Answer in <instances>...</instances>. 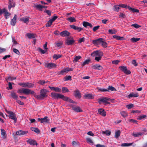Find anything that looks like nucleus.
<instances>
[{
    "instance_id": "obj_1",
    "label": "nucleus",
    "mask_w": 147,
    "mask_h": 147,
    "mask_svg": "<svg viewBox=\"0 0 147 147\" xmlns=\"http://www.w3.org/2000/svg\"><path fill=\"white\" fill-rule=\"evenodd\" d=\"M47 90L45 89H43L40 91V94L37 95L34 92V93L32 94L35 98L38 100L43 99L45 97H47Z\"/></svg>"
},
{
    "instance_id": "obj_2",
    "label": "nucleus",
    "mask_w": 147,
    "mask_h": 147,
    "mask_svg": "<svg viewBox=\"0 0 147 147\" xmlns=\"http://www.w3.org/2000/svg\"><path fill=\"white\" fill-rule=\"evenodd\" d=\"M17 92L20 94L23 93L25 94L29 95V94H32L34 93V91L29 89L22 88L19 89L18 91Z\"/></svg>"
},
{
    "instance_id": "obj_3",
    "label": "nucleus",
    "mask_w": 147,
    "mask_h": 147,
    "mask_svg": "<svg viewBox=\"0 0 147 147\" xmlns=\"http://www.w3.org/2000/svg\"><path fill=\"white\" fill-rule=\"evenodd\" d=\"M6 112L8 114L9 118L14 120V123H16L17 121L16 115L13 112L10 111L6 110Z\"/></svg>"
},
{
    "instance_id": "obj_4",
    "label": "nucleus",
    "mask_w": 147,
    "mask_h": 147,
    "mask_svg": "<svg viewBox=\"0 0 147 147\" xmlns=\"http://www.w3.org/2000/svg\"><path fill=\"white\" fill-rule=\"evenodd\" d=\"M51 94L52 97L54 99H62L63 100H64V96L63 95L54 92H52Z\"/></svg>"
},
{
    "instance_id": "obj_5",
    "label": "nucleus",
    "mask_w": 147,
    "mask_h": 147,
    "mask_svg": "<svg viewBox=\"0 0 147 147\" xmlns=\"http://www.w3.org/2000/svg\"><path fill=\"white\" fill-rule=\"evenodd\" d=\"M65 40L66 44L69 46H72L74 45L75 42V40H74L72 36L66 38H65Z\"/></svg>"
},
{
    "instance_id": "obj_6",
    "label": "nucleus",
    "mask_w": 147,
    "mask_h": 147,
    "mask_svg": "<svg viewBox=\"0 0 147 147\" xmlns=\"http://www.w3.org/2000/svg\"><path fill=\"white\" fill-rule=\"evenodd\" d=\"M111 100L109 98H108L106 97H103L102 98H100L98 99V103L99 104H100L101 102H102L105 104V105L110 104V102H108L109 100Z\"/></svg>"
},
{
    "instance_id": "obj_7",
    "label": "nucleus",
    "mask_w": 147,
    "mask_h": 147,
    "mask_svg": "<svg viewBox=\"0 0 147 147\" xmlns=\"http://www.w3.org/2000/svg\"><path fill=\"white\" fill-rule=\"evenodd\" d=\"M18 85L23 87L28 88H32L34 86V84L29 82L20 83L18 84Z\"/></svg>"
},
{
    "instance_id": "obj_8",
    "label": "nucleus",
    "mask_w": 147,
    "mask_h": 147,
    "mask_svg": "<svg viewBox=\"0 0 147 147\" xmlns=\"http://www.w3.org/2000/svg\"><path fill=\"white\" fill-rule=\"evenodd\" d=\"M120 70L124 72L126 74L128 75L131 73L130 70L127 69V67L125 66H120L119 67Z\"/></svg>"
},
{
    "instance_id": "obj_9",
    "label": "nucleus",
    "mask_w": 147,
    "mask_h": 147,
    "mask_svg": "<svg viewBox=\"0 0 147 147\" xmlns=\"http://www.w3.org/2000/svg\"><path fill=\"white\" fill-rule=\"evenodd\" d=\"M72 109L77 112H80L82 111V110L81 108L77 106L74 105H72L71 106Z\"/></svg>"
},
{
    "instance_id": "obj_10",
    "label": "nucleus",
    "mask_w": 147,
    "mask_h": 147,
    "mask_svg": "<svg viewBox=\"0 0 147 147\" xmlns=\"http://www.w3.org/2000/svg\"><path fill=\"white\" fill-rule=\"evenodd\" d=\"M45 66L47 68L51 69L55 67L56 66V64L52 63H45Z\"/></svg>"
},
{
    "instance_id": "obj_11",
    "label": "nucleus",
    "mask_w": 147,
    "mask_h": 147,
    "mask_svg": "<svg viewBox=\"0 0 147 147\" xmlns=\"http://www.w3.org/2000/svg\"><path fill=\"white\" fill-rule=\"evenodd\" d=\"M74 92V96L76 98L79 99L81 98L82 97L81 94L79 90L78 89H76Z\"/></svg>"
},
{
    "instance_id": "obj_12",
    "label": "nucleus",
    "mask_w": 147,
    "mask_h": 147,
    "mask_svg": "<svg viewBox=\"0 0 147 147\" xmlns=\"http://www.w3.org/2000/svg\"><path fill=\"white\" fill-rule=\"evenodd\" d=\"M47 117L45 116L42 118H39L37 120L38 121H40L41 123H47L49 121V119H47Z\"/></svg>"
},
{
    "instance_id": "obj_13",
    "label": "nucleus",
    "mask_w": 147,
    "mask_h": 147,
    "mask_svg": "<svg viewBox=\"0 0 147 147\" xmlns=\"http://www.w3.org/2000/svg\"><path fill=\"white\" fill-rule=\"evenodd\" d=\"M8 9L10 10L11 7H14L15 6V3L13 0H9V2Z\"/></svg>"
},
{
    "instance_id": "obj_14",
    "label": "nucleus",
    "mask_w": 147,
    "mask_h": 147,
    "mask_svg": "<svg viewBox=\"0 0 147 147\" xmlns=\"http://www.w3.org/2000/svg\"><path fill=\"white\" fill-rule=\"evenodd\" d=\"M27 143L29 144L30 145H37L38 144L36 140H32L31 139H29L26 141Z\"/></svg>"
},
{
    "instance_id": "obj_15",
    "label": "nucleus",
    "mask_w": 147,
    "mask_h": 147,
    "mask_svg": "<svg viewBox=\"0 0 147 147\" xmlns=\"http://www.w3.org/2000/svg\"><path fill=\"white\" fill-rule=\"evenodd\" d=\"M92 68L94 69L102 70L103 69V67L100 65L96 64L92 66Z\"/></svg>"
},
{
    "instance_id": "obj_16",
    "label": "nucleus",
    "mask_w": 147,
    "mask_h": 147,
    "mask_svg": "<svg viewBox=\"0 0 147 147\" xmlns=\"http://www.w3.org/2000/svg\"><path fill=\"white\" fill-rule=\"evenodd\" d=\"M102 40H103L102 38H99L97 39L93 40L92 43L94 45H98L101 43Z\"/></svg>"
},
{
    "instance_id": "obj_17",
    "label": "nucleus",
    "mask_w": 147,
    "mask_h": 147,
    "mask_svg": "<svg viewBox=\"0 0 147 147\" xmlns=\"http://www.w3.org/2000/svg\"><path fill=\"white\" fill-rule=\"evenodd\" d=\"M28 132L26 131L20 130L17 131L16 132V134L19 136L22 135L26 134Z\"/></svg>"
},
{
    "instance_id": "obj_18",
    "label": "nucleus",
    "mask_w": 147,
    "mask_h": 147,
    "mask_svg": "<svg viewBox=\"0 0 147 147\" xmlns=\"http://www.w3.org/2000/svg\"><path fill=\"white\" fill-rule=\"evenodd\" d=\"M100 54H99L98 51H94L91 53V55L93 57L98 55H103V53L102 52H100Z\"/></svg>"
},
{
    "instance_id": "obj_19",
    "label": "nucleus",
    "mask_w": 147,
    "mask_h": 147,
    "mask_svg": "<svg viewBox=\"0 0 147 147\" xmlns=\"http://www.w3.org/2000/svg\"><path fill=\"white\" fill-rule=\"evenodd\" d=\"M34 8H36V9L40 11H42V5L40 4H34L33 6Z\"/></svg>"
},
{
    "instance_id": "obj_20",
    "label": "nucleus",
    "mask_w": 147,
    "mask_h": 147,
    "mask_svg": "<svg viewBox=\"0 0 147 147\" xmlns=\"http://www.w3.org/2000/svg\"><path fill=\"white\" fill-rule=\"evenodd\" d=\"M139 95L138 93L134 94V92H131L128 95L127 97L128 98H130L132 97H137Z\"/></svg>"
},
{
    "instance_id": "obj_21",
    "label": "nucleus",
    "mask_w": 147,
    "mask_h": 147,
    "mask_svg": "<svg viewBox=\"0 0 147 147\" xmlns=\"http://www.w3.org/2000/svg\"><path fill=\"white\" fill-rule=\"evenodd\" d=\"M98 113L101 115L105 116L106 115V113L105 110L102 109H100L98 110Z\"/></svg>"
},
{
    "instance_id": "obj_22",
    "label": "nucleus",
    "mask_w": 147,
    "mask_h": 147,
    "mask_svg": "<svg viewBox=\"0 0 147 147\" xmlns=\"http://www.w3.org/2000/svg\"><path fill=\"white\" fill-rule=\"evenodd\" d=\"M83 25L85 28L89 26L90 28H92L93 27L91 23L85 21L83 22Z\"/></svg>"
},
{
    "instance_id": "obj_23",
    "label": "nucleus",
    "mask_w": 147,
    "mask_h": 147,
    "mask_svg": "<svg viewBox=\"0 0 147 147\" xmlns=\"http://www.w3.org/2000/svg\"><path fill=\"white\" fill-rule=\"evenodd\" d=\"M84 97V98L88 99H92L94 98L93 96L90 94H85Z\"/></svg>"
},
{
    "instance_id": "obj_24",
    "label": "nucleus",
    "mask_w": 147,
    "mask_h": 147,
    "mask_svg": "<svg viewBox=\"0 0 147 147\" xmlns=\"http://www.w3.org/2000/svg\"><path fill=\"white\" fill-rule=\"evenodd\" d=\"M55 43L56 45L55 46L56 47H61L63 44V42L61 40H59L56 42Z\"/></svg>"
},
{
    "instance_id": "obj_25",
    "label": "nucleus",
    "mask_w": 147,
    "mask_h": 147,
    "mask_svg": "<svg viewBox=\"0 0 147 147\" xmlns=\"http://www.w3.org/2000/svg\"><path fill=\"white\" fill-rule=\"evenodd\" d=\"M16 15L15 14L13 18L11 20V24L13 26H15L16 24Z\"/></svg>"
},
{
    "instance_id": "obj_26",
    "label": "nucleus",
    "mask_w": 147,
    "mask_h": 147,
    "mask_svg": "<svg viewBox=\"0 0 147 147\" xmlns=\"http://www.w3.org/2000/svg\"><path fill=\"white\" fill-rule=\"evenodd\" d=\"M1 135L3 139H6L7 138V135L5 131L3 129H1Z\"/></svg>"
},
{
    "instance_id": "obj_27",
    "label": "nucleus",
    "mask_w": 147,
    "mask_h": 147,
    "mask_svg": "<svg viewBox=\"0 0 147 147\" xmlns=\"http://www.w3.org/2000/svg\"><path fill=\"white\" fill-rule=\"evenodd\" d=\"M11 95L12 98L15 100L18 99V97L16 94L14 92H11Z\"/></svg>"
},
{
    "instance_id": "obj_28",
    "label": "nucleus",
    "mask_w": 147,
    "mask_h": 147,
    "mask_svg": "<svg viewBox=\"0 0 147 147\" xmlns=\"http://www.w3.org/2000/svg\"><path fill=\"white\" fill-rule=\"evenodd\" d=\"M127 9H129V10L132 12L133 13L134 12H136V13H139V10L137 9L134 8H131L130 6H128L127 7Z\"/></svg>"
},
{
    "instance_id": "obj_29",
    "label": "nucleus",
    "mask_w": 147,
    "mask_h": 147,
    "mask_svg": "<svg viewBox=\"0 0 147 147\" xmlns=\"http://www.w3.org/2000/svg\"><path fill=\"white\" fill-rule=\"evenodd\" d=\"M66 20H68L70 22H75L76 21V20L74 17H71L66 18Z\"/></svg>"
},
{
    "instance_id": "obj_30",
    "label": "nucleus",
    "mask_w": 147,
    "mask_h": 147,
    "mask_svg": "<svg viewBox=\"0 0 147 147\" xmlns=\"http://www.w3.org/2000/svg\"><path fill=\"white\" fill-rule=\"evenodd\" d=\"M20 20L23 21L26 24H28L29 21V19L25 17H23L20 19Z\"/></svg>"
},
{
    "instance_id": "obj_31",
    "label": "nucleus",
    "mask_w": 147,
    "mask_h": 147,
    "mask_svg": "<svg viewBox=\"0 0 147 147\" xmlns=\"http://www.w3.org/2000/svg\"><path fill=\"white\" fill-rule=\"evenodd\" d=\"M144 132H139L137 133H133L132 134V135L135 137H138L139 136H142L144 134Z\"/></svg>"
},
{
    "instance_id": "obj_32",
    "label": "nucleus",
    "mask_w": 147,
    "mask_h": 147,
    "mask_svg": "<svg viewBox=\"0 0 147 147\" xmlns=\"http://www.w3.org/2000/svg\"><path fill=\"white\" fill-rule=\"evenodd\" d=\"M31 129L32 131H34L37 134H39L40 132V130L37 128L31 127Z\"/></svg>"
},
{
    "instance_id": "obj_33",
    "label": "nucleus",
    "mask_w": 147,
    "mask_h": 147,
    "mask_svg": "<svg viewBox=\"0 0 147 147\" xmlns=\"http://www.w3.org/2000/svg\"><path fill=\"white\" fill-rule=\"evenodd\" d=\"M65 101L68 102H71L73 103H76V102L73 101L71 99L65 96Z\"/></svg>"
},
{
    "instance_id": "obj_34",
    "label": "nucleus",
    "mask_w": 147,
    "mask_h": 147,
    "mask_svg": "<svg viewBox=\"0 0 147 147\" xmlns=\"http://www.w3.org/2000/svg\"><path fill=\"white\" fill-rule=\"evenodd\" d=\"M26 35L28 37V38L31 39L34 38L35 37V34H33L27 33Z\"/></svg>"
},
{
    "instance_id": "obj_35",
    "label": "nucleus",
    "mask_w": 147,
    "mask_h": 147,
    "mask_svg": "<svg viewBox=\"0 0 147 147\" xmlns=\"http://www.w3.org/2000/svg\"><path fill=\"white\" fill-rule=\"evenodd\" d=\"M140 39V38L133 37L130 40L132 42H135L139 41Z\"/></svg>"
},
{
    "instance_id": "obj_36",
    "label": "nucleus",
    "mask_w": 147,
    "mask_h": 147,
    "mask_svg": "<svg viewBox=\"0 0 147 147\" xmlns=\"http://www.w3.org/2000/svg\"><path fill=\"white\" fill-rule=\"evenodd\" d=\"M71 37L72 36L70 35V33L67 31L65 30V38L68 37Z\"/></svg>"
},
{
    "instance_id": "obj_37",
    "label": "nucleus",
    "mask_w": 147,
    "mask_h": 147,
    "mask_svg": "<svg viewBox=\"0 0 147 147\" xmlns=\"http://www.w3.org/2000/svg\"><path fill=\"white\" fill-rule=\"evenodd\" d=\"M81 58V57L80 56H77L75 57L73 60L74 62H77Z\"/></svg>"
},
{
    "instance_id": "obj_38",
    "label": "nucleus",
    "mask_w": 147,
    "mask_h": 147,
    "mask_svg": "<svg viewBox=\"0 0 147 147\" xmlns=\"http://www.w3.org/2000/svg\"><path fill=\"white\" fill-rule=\"evenodd\" d=\"M16 78V77L14 78L10 76H9L6 78V80L7 82H8V80L12 81L15 80Z\"/></svg>"
},
{
    "instance_id": "obj_39",
    "label": "nucleus",
    "mask_w": 147,
    "mask_h": 147,
    "mask_svg": "<svg viewBox=\"0 0 147 147\" xmlns=\"http://www.w3.org/2000/svg\"><path fill=\"white\" fill-rule=\"evenodd\" d=\"M133 144V143H123L122 144L121 146L122 147H124V146H131Z\"/></svg>"
},
{
    "instance_id": "obj_40",
    "label": "nucleus",
    "mask_w": 147,
    "mask_h": 147,
    "mask_svg": "<svg viewBox=\"0 0 147 147\" xmlns=\"http://www.w3.org/2000/svg\"><path fill=\"white\" fill-rule=\"evenodd\" d=\"M53 22L50 19L47 22L46 24V27H50L52 24Z\"/></svg>"
},
{
    "instance_id": "obj_41",
    "label": "nucleus",
    "mask_w": 147,
    "mask_h": 147,
    "mask_svg": "<svg viewBox=\"0 0 147 147\" xmlns=\"http://www.w3.org/2000/svg\"><path fill=\"white\" fill-rule=\"evenodd\" d=\"M111 133V132L110 131L108 130L102 131V133L103 134H106L107 136H109L110 135Z\"/></svg>"
},
{
    "instance_id": "obj_42",
    "label": "nucleus",
    "mask_w": 147,
    "mask_h": 147,
    "mask_svg": "<svg viewBox=\"0 0 147 147\" xmlns=\"http://www.w3.org/2000/svg\"><path fill=\"white\" fill-rule=\"evenodd\" d=\"M107 90H110L111 91H116L115 88L112 86H109L108 87Z\"/></svg>"
},
{
    "instance_id": "obj_43",
    "label": "nucleus",
    "mask_w": 147,
    "mask_h": 147,
    "mask_svg": "<svg viewBox=\"0 0 147 147\" xmlns=\"http://www.w3.org/2000/svg\"><path fill=\"white\" fill-rule=\"evenodd\" d=\"M120 134V130H118L115 133V137L117 138H118Z\"/></svg>"
},
{
    "instance_id": "obj_44",
    "label": "nucleus",
    "mask_w": 147,
    "mask_h": 147,
    "mask_svg": "<svg viewBox=\"0 0 147 147\" xmlns=\"http://www.w3.org/2000/svg\"><path fill=\"white\" fill-rule=\"evenodd\" d=\"M72 77L70 76H66L65 77V81H71L72 80Z\"/></svg>"
},
{
    "instance_id": "obj_45",
    "label": "nucleus",
    "mask_w": 147,
    "mask_h": 147,
    "mask_svg": "<svg viewBox=\"0 0 147 147\" xmlns=\"http://www.w3.org/2000/svg\"><path fill=\"white\" fill-rule=\"evenodd\" d=\"M101 43H102V45L103 47L106 48L107 47V43L105 42L103 40H102Z\"/></svg>"
},
{
    "instance_id": "obj_46",
    "label": "nucleus",
    "mask_w": 147,
    "mask_h": 147,
    "mask_svg": "<svg viewBox=\"0 0 147 147\" xmlns=\"http://www.w3.org/2000/svg\"><path fill=\"white\" fill-rule=\"evenodd\" d=\"M146 115H142L139 116H138L137 119L139 120H142L146 117Z\"/></svg>"
},
{
    "instance_id": "obj_47",
    "label": "nucleus",
    "mask_w": 147,
    "mask_h": 147,
    "mask_svg": "<svg viewBox=\"0 0 147 147\" xmlns=\"http://www.w3.org/2000/svg\"><path fill=\"white\" fill-rule=\"evenodd\" d=\"M120 113L121 115L124 117H125L127 116V113L125 111H122Z\"/></svg>"
},
{
    "instance_id": "obj_48",
    "label": "nucleus",
    "mask_w": 147,
    "mask_h": 147,
    "mask_svg": "<svg viewBox=\"0 0 147 147\" xmlns=\"http://www.w3.org/2000/svg\"><path fill=\"white\" fill-rule=\"evenodd\" d=\"M90 59H88L86 60L85 61L82 63V65L83 66H84L85 65L88 64L89 62L90 61Z\"/></svg>"
},
{
    "instance_id": "obj_49",
    "label": "nucleus",
    "mask_w": 147,
    "mask_h": 147,
    "mask_svg": "<svg viewBox=\"0 0 147 147\" xmlns=\"http://www.w3.org/2000/svg\"><path fill=\"white\" fill-rule=\"evenodd\" d=\"M134 107V105L132 104H130L126 105V107L128 109H130Z\"/></svg>"
},
{
    "instance_id": "obj_50",
    "label": "nucleus",
    "mask_w": 147,
    "mask_h": 147,
    "mask_svg": "<svg viewBox=\"0 0 147 147\" xmlns=\"http://www.w3.org/2000/svg\"><path fill=\"white\" fill-rule=\"evenodd\" d=\"M13 52L14 53L17 54V55H20V53L18 50L15 48H13Z\"/></svg>"
},
{
    "instance_id": "obj_51",
    "label": "nucleus",
    "mask_w": 147,
    "mask_h": 147,
    "mask_svg": "<svg viewBox=\"0 0 147 147\" xmlns=\"http://www.w3.org/2000/svg\"><path fill=\"white\" fill-rule=\"evenodd\" d=\"M61 57V55H57L56 54H55L53 55V57L54 59L56 60L60 57Z\"/></svg>"
},
{
    "instance_id": "obj_52",
    "label": "nucleus",
    "mask_w": 147,
    "mask_h": 147,
    "mask_svg": "<svg viewBox=\"0 0 147 147\" xmlns=\"http://www.w3.org/2000/svg\"><path fill=\"white\" fill-rule=\"evenodd\" d=\"M47 81H45V80H40L38 83L41 85H44L45 83H47Z\"/></svg>"
},
{
    "instance_id": "obj_53",
    "label": "nucleus",
    "mask_w": 147,
    "mask_h": 147,
    "mask_svg": "<svg viewBox=\"0 0 147 147\" xmlns=\"http://www.w3.org/2000/svg\"><path fill=\"white\" fill-rule=\"evenodd\" d=\"M119 5H115L114 6L115 11H118L119 9Z\"/></svg>"
},
{
    "instance_id": "obj_54",
    "label": "nucleus",
    "mask_w": 147,
    "mask_h": 147,
    "mask_svg": "<svg viewBox=\"0 0 147 147\" xmlns=\"http://www.w3.org/2000/svg\"><path fill=\"white\" fill-rule=\"evenodd\" d=\"M119 6L120 7H121L123 8H126L127 9V5L126 4H119Z\"/></svg>"
},
{
    "instance_id": "obj_55",
    "label": "nucleus",
    "mask_w": 147,
    "mask_h": 147,
    "mask_svg": "<svg viewBox=\"0 0 147 147\" xmlns=\"http://www.w3.org/2000/svg\"><path fill=\"white\" fill-rule=\"evenodd\" d=\"M54 90L56 92H59L61 91V90L58 87H55Z\"/></svg>"
},
{
    "instance_id": "obj_56",
    "label": "nucleus",
    "mask_w": 147,
    "mask_h": 147,
    "mask_svg": "<svg viewBox=\"0 0 147 147\" xmlns=\"http://www.w3.org/2000/svg\"><path fill=\"white\" fill-rule=\"evenodd\" d=\"M38 51L42 54H44L45 53H46V51H45L42 50L41 48H39L38 49Z\"/></svg>"
},
{
    "instance_id": "obj_57",
    "label": "nucleus",
    "mask_w": 147,
    "mask_h": 147,
    "mask_svg": "<svg viewBox=\"0 0 147 147\" xmlns=\"http://www.w3.org/2000/svg\"><path fill=\"white\" fill-rule=\"evenodd\" d=\"M44 12L46 13L49 16H51V11L47 9H45Z\"/></svg>"
},
{
    "instance_id": "obj_58",
    "label": "nucleus",
    "mask_w": 147,
    "mask_h": 147,
    "mask_svg": "<svg viewBox=\"0 0 147 147\" xmlns=\"http://www.w3.org/2000/svg\"><path fill=\"white\" fill-rule=\"evenodd\" d=\"M119 16V18H124L125 16V14L122 13H120Z\"/></svg>"
},
{
    "instance_id": "obj_59",
    "label": "nucleus",
    "mask_w": 147,
    "mask_h": 147,
    "mask_svg": "<svg viewBox=\"0 0 147 147\" xmlns=\"http://www.w3.org/2000/svg\"><path fill=\"white\" fill-rule=\"evenodd\" d=\"M86 140L88 142L93 144V142L91 139L90 138H86Z\"/></svg>"
},
{
    "instance_id": "obj_60",
    "label": "nucleus",
    "mask_w": 147,
    "mask_h": 147,
    "mask_svg": "<svg viewBox=\"0 0 147 147\" xmlns=\"http://www.w3.org/2000/svg\"><path fill=\"white\" fill-rule=\"evenodd\" d=\"M131 26H134V27L136 28H138L140 27V25L136 24H133L131 25Z\"/></svg>"
},
{
    "instance_id": "obj_61",
    "label": "nucleus",
    "mask_w": 147,
    "mask_h": 147,
    "mask_svg": "<svg viewBox=\"0 0 147 147\" xmlns=\"http://www.w3.org/2000/svg\"><path fill=\"white\" fill-rule=\"evenodd\" d=\"M85 38L84 37H82V38H80L78 42L80 43H81L83 42H84L85 40Z\"/></svg>"
},
{
    "instance_id": "obj_62",
    "label": "nucleus",
    "mask_w": 147,
    "mask_h": 147,
    "mask_svg": "<svg viewBox=\"0 0 147 147\" xmlns=\"http://www.w3.org/2000/svg\"><path fill=\"white\" fill-rule=\"evenodd\" d=\"M73 69L71 68L67 67L65 68V72H68L70 71H72Z\"/></svg>"
},
{
    "instance_id": "obj_63",
    "label": "nucleus",
    "mask_w": 147,
    "mask_h": 147,
    "mask_svg": "<svg viewBox=\"0 0 147 147\" xmlns=\"http://www.w3.org/2000/svg\"><path fill=\"white\" fill-rule=\"evenodd\" d=\"M99 90L100 91L102 92L109 91V90H107V89L102 88H100L99 89Z\"/></svg>"
},
{
    "instance_id": "obj_64",
    "label": "nucleus",
    "mask_w": 147,
    "mask_h": 147,
    "mask_svg": "<svg viewBox=\"0 0 147 147\" xmlns=\"http://www.w3.org/2000/svg\"><path fill=\"white\" fill-rule=\"evenodd\" d=\"M100 26H96L94 27L93 29V31L94 32L96 31V30H98L100 28Z\"/></svg>"
}]
</instances>
